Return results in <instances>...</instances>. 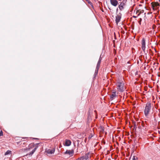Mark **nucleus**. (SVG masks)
<instances>
[{"label":"nucleus","instance_id":"f257e3e1","mask_svg":"<svg viewBox=\"0 0 160 160\" xmlns=\"http://www.w3.org/2000/svg\"><path fill=\"white\" fill-rule=\"evenodd\" d=\"M151 108V103L150 102L147 103L146 104L144 110V114L146 116H148Z\"/></svg>","mask_w":160,"mask_h":160},{"label":"nucleus","instance_id":"f03ea898","mask_svg":"<svg viewBox=\"0 0 160 160\" xmlns=\"http://www.w3.org/2000/svg\"><path fill=\"white\" fill-rule=\"evenodd\" d=\"M117 89L120 92L124 91L123 83L121 82H118L117 84Z\"/></svg>","mask_w":160,"mask_h":160},{"label":"nucleus","instance_id":"7ed1b4c3","mask_svg":"<svg viewBox=\"0 0 160 160\" xmlns=\"http://www.w3.org/2000/svg\"><path fill=\"white\" fill-rule=\"evenodd\" d=\"M89 153L88 152L80 158H79L76 160H87L89 158Z\"/></svg>","mask_w":160,"mask_h":160},{"label":"nucleus","instance_id":"20e7f679","mask_svg":"<svg viewBox=\"0 0 160 160\" xmlns=\"http://www.w3.org/2000/svg\"><path fill=\"white\" fill-rule=\"evenodd\" d=\"M142 49L143 51L145 52L146 48V42L144 38H143L142 40Z\"/></svg>","mask_w":160,"mask_h":160},{"label":"nucleus","instance_id":"39448f33","mask_svg":"<svg viewBox=\"0 0 160 160\" xmlns=\"http://www.w3.org/2000/svg\"><path fill=\"white\" fill-rule=\"evenodd\" d=\"M159 6H160V3L155 2L153 5H152V8L153 10H155L158 9Z\"/></svg>","mask_w":160,"mask_h":160},{"label":"nucleus","instance_id":"423d86ee","mask_svg":"<svg viewBox=\"0 0 160 160\" xmlns=\"http://www.w3.org/2000/svg\"><path fill=\"white\" fill-rule=\"evenodd\" d=\"M121 18V15H117L116 16L115 22L117 25L120 22Z\"/></svg>","mask_w":160,"mask_h":160},{"label":"nucleus","instance_id":"0eeeda50","mask_svg":"<svg viewBox=\"0 0 160 160\" xmlns=\"http://www.w3.org/2000/svg\"><path fill=\"white\" fill-rule=\"evenodd\" d=\"M38 146H36L31 151V152L27 154L26 156H31L34 153V152L35 151L36 149L38 148Z\"/></svg>","mask_w":160,"mask_h":160},{"label":"nucleus","instance_id":"6e6552de","mask_svg":"<svg viewBox=\"0 0 160 160\" xmlns=\"http://www.w3.org/2000/svg\"><path fill=\"white\" fill-rule=\"evenodd\" d=\"M111 4L114 6H116L118 4V2L116 0H110Z\"/></svg>","mask_w":160,"mask_h":160},{"label":"nucleus","instance_id":"1a4fd4ad","mask_svg":"<svg viewBox=\"0 0 160 160\" xmlns=\"http://www.w3.org/2000/svg\"><path fill=\"white\" fill-rule=\"evenodd\" d=\"M74 153V151L73 150H67L65 152V154H68L70 156H72L73 155V154Z\"/></svg>","mask_w":160,"mask_h":160},{"label":"nucleus","instance_id":"9d476101","mask_svg":"<svg viewBox=\"0 0 160 160\" xmlns=\"http://www.w3.org/2000/svg\"><path fill=\"white\" fill-rule=\"evenodd\" d=\"M71 142L70 140L66 139L64 143V145L67 146H69L71 144Z\"/></svg>","mask_w":160,"mask_h":160},{"label":"nucleus","instance_id":"9b49d317","mask_svg":"<svg viewBox=\"0 0 160 160\" xmlns=\"http://www.w3.org/2000/svg\"><path fill=\"white\" fill-rule=\"evenodd\" d=\"M55 152V149L53 148L52 149H48L47 151V153L48 154H52Z\"/></svg>","mask_w":160,"mask_h":160},{"label":"nucleus","instance_id":"f8f14e48","mask_svg":"<svg viewBox=\"0 0 160 160\" xmlns=\"http://www.w3.org/2000/svg\"><path fill=\"white\" fill-rule=\"evenodd\" d=\"M124 5L123 2H121L118 6V8L120 10H122L124 8L123 6Z\"/></svg>","mask_w":160,"mask_h":160},{"label":"nucleus","instance_id":"ddd939ff","mask_svg":"<svg viewBox=\"0 0 160 160\" xmlns=\"http://www.w3.org/2000/svg\"><path fill=\"white\" fill-rule=\"evenodd\" d=\"M116 92H113L112 94L110 96V99L111 100L113 99L116 97Z\"/></svg>","mask_w":160,"mask_h":160},{"label":"nucleus","instance_id":"4468645a","mask_svg":"<svg viewBox=\"0 0 160 160\" xmlns=\"http://www.w3.org/2000/svg\"><path fill=\"white\" fill-rule=\"evenodd\" d=\"M100 131L103 132L104 131V128L102 126H100L99 128Z\"/></svg>","mask_w":160,"mask_h":160},{"label":"nucleus","instance_id":"2eb2a0df","mask_svg":"<svg viewBox=\"0 0 160 160\" xmlns=\"http://www.w3.org/2000/svg\"><path fill=\"white\" fill-rule=\"evenodd\" d=\"M11 151L9 150H8L4 154L5 155H8V154H10L11 153Z\"/></svg>","mask_w":160,"mask_h":160},{"label":"nucleus","instance_id":"dca6fc26","mask_svg":"<svg viewBox=\"0 0 160 160\" xmlns=\"http://www.w3.org/2000/svg\"><path fill=\"white\" fill-rule=\"evenodd\" d=\"M32 147L31 146V145H29L28 147V148H26L25 149V150H26L27 151H30L31 149H32Z\"/></svg>","mask_w":160,"mask_h":160},{"label":"nucleus","instance_id":"f3484780","mask_svg":"<svg viewBox=\"0 0 160 160\" xmlns=\"http://www.w3.org/2000/svg\"><path fill=\"white\" fill-rule=\"evenodd\" d=\"M101 62H100V60L98 61L97 64V66H96L97 68H99Z\"/></svg>","mask_w":160,"mask_h":160},{"label":"nucleus","instance_id":"a211bd4d","mask_svg":"<svg viewBox=\"0 0 160 160\" xmlns=\"http://www.w3.org/2000/svg\"><path fill=\"white\" fill-rule=\"evenodd\" d=\"M137 128V126L136 125V122H135L134 123V125L133 129H135V130H136Z\"/></svg>","mask_w":160,"mask_h":160},{"label":"nucleus","instance_id":"6ab92c4d","mask_svg":"<svg viewBox=\"0 0 160 160\" xmlns=\"http://www.w3.org/2000/svg\"><path fill=\"white\" fill-rule=\"evenodd\" d=\"M99 69V68L96 67V69L95 70V72L98 73Z\"/></svg>","mask_w":160,"mask_h":160},{"label":"nucleus","instance_id":"aec40b11","mask_svg":"<svg viewBox=\"0 0 160 160\" xmlns=\"http://www.w3.org/2000/svg\"><path fill=\"white\" fill-rule=\"evenodd\" d=\"M98 73L95 72L94 74V78H95L96 77L97 75L98 74Z\"/></svg>","mask_w":160,"mask_h":160},{"label":"nucleus","instance_id":"412c9836","mask_svg":"<svg viewBox=\"0 0 160 160\" xmlns=\"http://www.w3.org/2000/svg\"><path fill=\"white\" fill-rule=\"evenodd\" d=\"M3 135V132L1 130L0 132V136H2Z\"/></svg>","mask_w":160,"mask_h":160},{"label":"nucleus","instance_id":"4be33fe9","mask_svg":"<svg viewBox=\"0 0 160 160\" xmlns=\"http://www.w3.org/2000/svg\"><path fill=\"white\" fill-rule=\"evenodd\" d=\"M127 0H123L121 2H123V4L125 5V3L126 2Z\"/></svg>","mask_w":160,"mask_h":160},{"label":"nucleus","instance_id":"5701e85b","mask_svg":"<svg viewBox=\"0 0 160 160\" xmlns=\"http://www.w3.org/2000/svg\"><path fill=\"white\" fill-rule=\"evenodd\" d=\"M132 160H136L135 157V156H133V158H132Z\"/></svg>","mask_w":160,"mask_h":160},{"label":"nucleus","instance_id":"b1692460","mask_svg":"<svg viewBox=\"0 0 160 160\" xmlns=\"http://www.w3.org/2000/svg\"><path fill=\"white\" fill-rule=\"evenodd\" d=\"M92 136H89L88 137L89 139H91V138H92Z\"/></svg>","mask_w":160,"mask_h":160},{"label":"nucleus","instance_id":"393cba45","mask_svg":"<svg viewBox=\"0 0 160 160\" xmlns=\"http://www.w3.org/2000/svg\"><path fill=\"white\" fill-rule=\"evenodd\" d=\"M100 60V62H101V60H102V58H101V57L100 56V58H99V59L98 60Z\"/></svg>","mask_w":160,"mask_h":160},{"label":"nucleus","instance_id":"a878e982","mask_svg":"<svg viewBox=\"0 0 160 160\" xmlns=\"http://www.w3.org/2000/svg\"><path fill=\"white\" fill-rule=\"evenodd\" d=\"M133 17L134 18H136L137 17L135 16H133Z\"/></svg>","mask_w":160,"mask_h":160},{"label":"nucleus","instance_id":"bb28decb","mask_svg":"<svg viewBox=\"0 0 160 160\" xmlns=\"http://www.w3.org/2000/svg\"><path fill=\"white\" fill-rule=\"evenodd\" d=\"M89 3V4H91V3H92L91 2H88Z\"/></svg>","mask_w":160,"mask_h":160},{"label":"nucleus","instance_id":"cd10ccee","mask_svg":"<svg viewBox=\"0 0 160 160\" xmlns=\"http://www.w3.org/2000/svg\"><path fill=\"white\" fill-rule=\"evenodd\" d=\"M118 8H117V10H116V11H117V12L118 11Z\"/></svg>","mask_w":160,"mask_h":160},{"label":"nucleus","instance_id":"c85d7f7f","mask_svg":"<svg viewBox=\"0 0 160 160\" xmlns=\"http://www.w3.org/2000/svg\"><path fill=\"white\" fill-rule=\"evenodd\" d=\"M159 2H160V0H159Z\"/></svg>","mask_w":160,"mask_h":160}]
</instances>
